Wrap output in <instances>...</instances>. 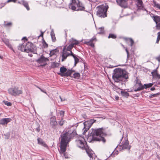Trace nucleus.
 I'll return each mask as SVG.
<instances>
[{"label":"nucleus","instance_id":"obj_1","mask_svg":"<svg viewBox=\"0 0 160 160\" xmlns=\"http://www.w3.org/2000/svg\"><path fill=\"white\" fill-rule=\"evenodd\" d=\"M112 78L116 82H119L128 78V73L122 69H115Z\"/></svg>","mask_w":160,"mask_h":160},{"label":"nucleus","instance_id":"obj_2","mask_svg":"<svg viewBox=\"0 0 160 160\" xmlns=\"http://www.w3.org/2000/svg\"><path fill=\"white\" fill-rule=\"evenodd\" d=\"M91 134L92 136V141L102 142L103 143L106 142V140L104 137L106 136V134L103 132L102 128L93 130Z\"/></svg>","mask_w":160,"mask_h":160},{"label":"nucleus","instance_id":"obj_3","mask_svg":"<svg viewBox=\"0 0 160 160\" xmlns=\"http://www.w3.org/2000/svg\"><path fill=\"white\" fill-rule=\"evenodd\" d=\"M69 7L73 10H84L85 9L83 5L80 3L79 0H72V2L69 4Z\"/></svg>","mask_w":160,"mask_h":160},{"label":"nucleus","instance_id":"obj_4","mask_svg":"<svg viewBox=\"0 0 160 160\" xmlns=\"http://www.w3.org/2000/svg\"><path fill=\"white\" fill-rule=\"evenodd\" d=\"M32 44L30 42H24L22 44H20L18 46V50L22 52H25L29 53L30 52H33L34 50L32 47Z\"/></svg>","mask_w":160,"mask_h":160},{"label":"nucleus","instance_id":"obj_5","mask_svg":"<svg viewBox=\"0 0 160 160\" xmlns=\"http://www.w3.org/2000/svg\"><path fill=\"white\" fill-rule=\"evenodd\" d=\"M61 140L60 146H62L63 151L65 150V147L67 146V144L70 140L71 138V134L66 132L61 135Z\"/></svg>","mask_w":160,"mask_h":160},{"label":"nucleus","instance_id":"obj_6","mask_svg":"<svg viewBox=\"0 0 160 160\" xmlns=\"http://www.w3.org/2000/svg\"><path fill=\"white\" fill-rule=\"evenodd\" d=\"M107 9L108 8L107 6L102 5L99 7L97 11V15L102 18L107 17L106 12Z\"/></svg>","mask_w":160,"mask_h":160},{"label":"nucleus","instance_id":"obj_7","mask_svg":"<svg viewBox=\"0 0 160 160\" xmlns=\"http://www.w3.org/2000/svg\"><path fill=\"white\" fill-rule=\"evenodd\" d=\"M76 143L78 147L81 148L82 149L84 148L86 149L85 145L86 142L83 138L82 137H80L78 139L76 140Z\"/></svg>","mask_w":160,"mask_h":160},{"label":"nucleus","instance_id":"obj_8","mask_svg":"<svg viewBox=\"0 0 160 160\" xmlns=\"http://www.w3.org/2000/svg\"><path fill=\"white\" fill-rule=\"evenodd\" d=\"M73 53L72 52H68L66 50L65 48H64L62 52L61 55L62 57V61H63L66 59L67 57L69 56L72 55Z\"/></svg>","mask_w":160,"mask_h":160},{"label":"nucleus","instance_id":"obj_9","mask_svg":"<svg viewBox=\"0 0 160 160\" xmlns=\"http://www.w3.org/2000/svg\"><path fill=\"white\" fill-rule=\"evenodd\" d=\"M8 91L10 94L14 96L19 95L22 93V91L18 90V88H9Z\"/></svg>","mask_w":160,"mask_h":160},{"label":"nucleus","instance_id":"obj_10","mask_svg":"<svg viewBox=\"0 0 160 160\" xmlns=\"http://www.w3.org/2000/svg\"><path fill=\"white\" fill-rule=\"evenodd\" d=\"M134 91L135 92L140 91L143 89L145 87L139 80H137L135 86H134Z\"/></svg>","mask_w":160,"mask_h":160},{"label":"nucleus","instance_id":"obj_11","mask_svg":"<svg viewBox=\"0 0 160 160\" xmlns=\"http://www.w3.org/2000/svg\"><path fill=\"white\" fill-rule=\"evenodd\" d=\"M117 4L122 7L126 8L127 6V2L125 0H116Z\"/></svg>","mask_w":160,"mask_h":160},{"label":"nucleus","instance_id":"obj_12","mask_svg":"<svg viewBox=\"0 0 160 160\" xmlns=\"http://www.w3.org/2000/svg\"><path fill=\"white\" fill-rule=\"evenodd\" d=\"M50 124L52 128H56V126L57 124V123L55 117H52L50 118Z\"/></svg>","mask_w":160,"mask_h":160},{"label":"nucleus","instance_id":"obj_13","mask_svg":"<svg viewBox=\"0 0 160 160\" xmlns=\"http://www.w3.org/2000/svg\"><path fill=\"white\" fill-rule=\"evenodd\" d=\"M121 146L122 147V149H128L129 150L130 148V146L129 144V142L128 140L125 141L124 142H122V145Z\"/></svg>","mask_w":160,"mask_h":160},{"label":"nucleus","instance_id":"obj_14","mask_svg":"<svg viewBox=\"0 0 160 160\" xmlns=\"http://www.w3.org/2000/svg\"><path fill=\"white\" fill-rule=\"evenodd\" d=\"M152 18L156 23V27H158V25L160 24V17L157 15L153 16Z\"/></svg>","mask_w":160,"mask_h":160},{"label":"nucleus","instance_id":"obj_15","mask_svg":"<svg viewBox=\"0 0 160 160\" xmlns=\"http://www.w3.org/2000/svg\"><path fill=\"white\" fill-rule=\"evenodd\" d=\"M12 121L10 118H3L0 120V124L4 125L7 124Z\"/></svg>","mask_w":160,"mask_h":160},{"label":"nucleus","instance_id":"obj_16","mask_svg":"<svg viewBox=\"0 0 160 160\" xmlns=\"http://www.w3.org/2000/svg\"><path fill=\"white\" fill-rule=\"evenodd\" d=\"M151 74L153 78L158 79L160 78V75L158 73V71L157 69L154 70L152 72Z\"/></svg>","mask_w":160,"mask_h":160},{"label":"nucleus","instance_id":"obj_17","mask_svg":"<svg viewBox=\"0 0 160 160\" xmlns=\"http://www.w3.org/2000/svg\"><path fill=\"white\" fill-rule=\"evenodd\" d=\"M63 148L62 146H60V149L59 151L60 154L62 155V157H64L65 158H68V156L66 155L65 152L66 150V147H65V150H63Z\"/></svg>","mask_w":160,"mask_h":160},{"label":"nucleus","instance_id":"obj_18","mask_svg":"<svg viewBox=\"0 0 160 160\" xmlns=\"http://www.w3.org/2000/svg\"><path fill=\"white\" fill-rule=\"evenodd\" d=\"M137 7L138 8L140 9H143L144 8V5L142 0H137Z\"/></svg>","mask_w":160,"mask_h":160},{"label":"nucleus","instance_id":"obj_19","mask_svg":"<svg viewBox=\"0 0 160 160\" xmlns=\"http://www.w3.org/2000/svg\"><path fill=\"white\" fill-rule=\"evenodd\" d=\"M2 41L9 48L12 49V45L10 44L8 39H4L2 40Z\"/></svg>","mask_w":160,"mask_h":160},{"label":"nucleus","instance_id":"obj_20","mask_svg":"<svg viewBox=\"0 0 160 160\" xmlns=\"http://www.w3.org/2000/svg\"><path fill=\"white\" fill-rule=\"evenodd\" d=\"M74 71L72 70H68L65 74V76H69L71 77L72 76Z\"/></svg>","mask_w":160,"mask_h":160},{"label":"nucleus","instance_id":"obj_21","mask_svg":"<svg viewBox=\"0 0 160 160\" xmlns=\"http://www.w3.org/2000/svg\"><path fill=\"white\" fill-rule=\"evenodd\" d=\"M59 50L57 48H55L50 51V56H52L56 54L59 52Z\"/></svg>","mask_w":160,"mask_h":160},{"label":"nucleus","instance_id":"obj_22","mask_svg":"<svg viewBox=\"0 0 160 160\" xmlns=\"http://www.w3.org/2000/svg\"><path fill=\"white\" fill-rule=\"evenodd\" d=\"M70 42L73 46L74 45H78L80 43L78 41L72 38L70 40Z\"/></svg>","mask_w":160,"mask_h":160},{"label":"nucleus","instance_id":"obj_23","mask_svg":"<svg viewBox=\"0 0 160 160\" xmlns=\"http://www.w3.org/2000/svg\"><path fill=\"white\" fill-rule=\"evenodd\" d=\"M21 2L22 3V4L26 8L27 10H30V8L29 7L28 2H27L24 1V0H22Z\"/></svg>","mask_w":160,"mask_h":160},{"label":"nucleus","instance_id":"obj_24","mask_svg":"<svg viewBox=\"0 0 160 160\" xmlns=\"http://www.w3.org/2000/svg\"><path fill=\"white\" fill-rule=\"evenodd\" d=\"M38 143L39 144H40L45 147L47 146V145L45 143V142L43 141L42 139L40 138H38Z\"/></svg>","mask_w":160,"mask_h":160},{"label":"nucleus","instance_id":"obj_25","mask_svg":"<svg viewBox=\"0 0 160 160\" xmlns=\"http://www.w3.org/2000/svg\"><path fill=\"white\" fill-rule=\"evenodd\" d=\"M48 60L47 58H45L43 56H42L38 60V62H46Z\"/></svg>","mask_w":160,"mask_h":160},{"label":"nucleus","instance_id":"obj_26","mask_svg":"<svg viewBox=\"0 0 160 160\" xmlns=\"http://www.w3.org/2000/svg\"><path fill=\"white\" fill-rule=\"evenodd\" d=\"M72 78H75L76 79H78L80 77V74L78 72H75V71H74L73 74L72 75Z\"/></svg>","mask_w":160,"mask_h":160},{"label":"nucleus","instance_id":"obj_27","mask_svg":"<svg viewBox=\"0 0 160 160\" xmlns=\"http://www.w3.org/2000/svg\"><path fill=\"white\" fill-rule=\"evenodd\" d=\"M121 93L122 95L124 97L127 98L129 95V93L125 91H121Z\"/></svg>","mask_w":160,"mask_h":160},{"label":"nucleus","instance_id":"obj_28","mask_svg":"<svg viewBox=\"0 0 160 160\" xmlns=\"http://www.w3.org/2000/svg\"><path fill=\"white\" fill-rule=\"evenodd\" d=\"M51 37L52 40L53 42H54L56 40V37L55 36V34L53 31H52L51 32Z\"/></svg>","mask_w":160,"mask_h":160},{"label":"nucleus","instance_id":"obj_29","mask_svg":"<svg viewBox=\"0 0 160 160\" xmlns=\"http://www.w3.org/2000/svg\"><path fill=\"white\" fill-rule=\"evenodd\" d=\"M73 46L72 45L71 43H70L69 46L67 47L66 48H65L66 50H67V51L69 52H72L71 50L73 47Z\"/></svg>","mask_w":160,"mask_h":160},{"label":"nucleus","instance_id":"obj_30","mask_svg":"<svg viewBox=\"0 0 160 160\" xmlns=\"http://www.w3.org/2000/svg\"><path fill=\"white\" fill-rule=\"evenodd\" d=\"M67 70V69L63 67H62L60 68V72L62 73H63L66 72Z\"/></svg>","mask_w":160,"mask_h":160},{"label":"nucleus","instance_id":"obj_31","mask_svg":"<svg viewBox=\"0 0 160 160\" xmlns=\"http://www.w3.org/2000/svg\"><path fill=\"white\" fill-rule=\"evenodd\" d=\"M72 56L74 59L75 65V66L77 63L78 62L79 59L77 57H76L75 55L73 54Z\"/></svg>","mask_w":160,"mask_h":160},{"label":"nucleus","instance_id":"obj_32","mask_svg":"<svg viewBox=\"0 0 160 160\" xmlns=\"http://www.w3.org/2000/svg\"><path fill=\"white\" fill-rule=\"evenodd\" d=\"M99 30L98 33L100 34L103 33L104 32L103 27H101L98 28Z\"/></svg>","mask_w":160,"mask_h":160},{"label":"nucleus","instance_id":"obj_33","mask_svg":"<svg viewBox=\"0 0 160 160\" xmlns=\"http://www.w3.org/2000/svg\"><path fill=\"white\" fill-rule=\"evenodd\" d=\"M117 37L116 35L113 34H110L109 36H108V38H112L113 39L116 38Z\"/></svg>","mask_w":160,"mask_h":160},{"label":"nucleus","instance_id":"obj_34","mask_svg":"<svg viewBox=\"0 0 160 160\" xmlns=\"http://www.w3.org/2000/svg\"><path fill=\"white\" fill-rule=\"evenodd\" d=\"M154 6L157 8L158 9H160V4L157 3L156 2H154Z\"/></svg>","mask_w":160,"mask_h":160},{"label":"nucleus","instance_id":"obj_35","mask_svg":"<svg viewBox=\"0 0 160 160\" xmlns=\"http://www.w3.org/2000/svg\"><path fill=\"white\" fill-rule=\"evenodd\" d=\"M153 85V84L152 83H149L148 84H144V87H145L146 88L151 87Z\"/></svg>","mask_w":160,"mask_h":160},{"label":"nucleus","instance_id":"obj_36","mask_svg":"<svg viewBox=\"0 0 160 160\" xmlns=\"http://www.w3.org/2000/svg\"><path fill=\"white\" fill-rule=\"evenodd\" d=\"M87 154L88 155V156L90 157V158H92L93 157V156H94V155L92 153V152H89L87 151Z\"/></svg>","mask_w":160,"mask_h":160},{"label":"nucleus","instance_id":"obj_37","mask_svg":"<svg viewBox=\"0 0 160 160\" xmlns=\"http://www.w3.org/2000/svg\"><path fill=\"white\" fill-rule=\"evenodd\" d=\"M158 37L157 38L156 43H158L160 39V32L158 33Z\"/></svg>","mask_w":160,"mask_h":160},{"label":"nucleus","instance_id":"obj_38","mask_svg":"<svg viewBox=\"0 0 160 160\" xmlns=\"http://www.w3.org/2000/svg\"><path fill=\"white\" fill-rule=\"evenodd\" d=\"M159 94L158 93H157L154 94H151L149 95V97L150 98H152L153 97H154L156 96H157Z\"/></svg>","mask_w":160,"mask_h":160},{"label":"nucleus","instance_id":"obj_39","mask_svg":"<svg viewBox=\"0 0 160 160\" xmlns=\"http://www.w3.org/2000/svg\"><path fill=\"white\" fill-rule=\"evenodd\" d=\"M96 39V38H93L92 39H91L90 41L88 42H86L85 43H89L90 42H92L95 40Z\"/></svg>","mask_w":160,"mask_h":160},{"label":"nucleus","instance_id":"obj_40","mask_svg":"<svg viewBox=\"0 0 160 160\" xmlns=\"http://www.w3.org/2000/svg\"><path fill=\"white\" fill-rule=\"evenodd\" d=\"M12 25V23L11 22H9L8 23H6L5 22V23L4 24V26H11Z\"/></svg>","mask_w":160,"mask_h":160},{"label":"nucleus","instance_id":"obj_41","mask_svg":"<svg viewBox=\"0 0 160 160\" xmlns=\"http://www.w3.org/2000/svg\"><path fill=\"white\" fill-rule=\"evenodd\" d=\"M65 121H63L62 119L59 122V124L60 125V126H62V125L65 122Z\"/></svg>","mask_w":160,"mask_h":160},{"label":"nucleus","instance_id":"obj_42","mask_svg":"<svg viewBox=\"0 0 160 160\" xmlns=\"http://www.w3.org/2000/svg\"><path fill=\"white\" fill-rule=\"evenodd\" d=\"M96 121V120H95L94 119H90L89 121V123L91 125L94 122H95Z\"/></svg>","mask_w":160,"mask_h":160},{"label":"nucleus","instance_id":"obj_43","mask_svg":"<svg viewBox=\"0 0 160 160\" xmlns=\"http://www.w3.org/2000/svg\"><path fill=\"white\" fill-rule=\"evenodd\" d=\"M129 40H130V42L131 43V45H130V46H132L134 43V41H133V40L132 39V38H129L128 39Z\"/></svg>","mask_w":160,"mask_h":160},{"label":"nucleus","instance_id":"obj_44","mask_svg":"<svg viewBox=\"0 0 160 160\" xmlns=\"http://www.w3.org/2000/svg\"><path fill=\"white\" fill-rule=\"evenodd\" d=\"M43 45L45 47H48V44L44 40H43Z\"/></svg>","mask_w":160,"mask_h":160},{"label":"nucleus","instance_id":"obj_45","mask_svg":"<svg viewBox=\"0 0 160 160\" xmlns=\"http://www.w3.org/2000/svg\"><path fill=\"white\" fill-rule=\"evenodd\" d=\"M5 104L7 105L8 106H10L11 105V103L8 102H6L5 103Z\"/></svg>","mask_w":160,"mask_h":160},{"label":"nucleus","instance_id":"obj_46","mask_svg":"<svg viewBox=\"0 0 160 160\" xmlns=\"http://www.w3.org/2000/svg\"><path fill=\"white\" fill-rule=\"evenodd\" d=\"M87 44L90 45L92 47H94V44L92 42H90L89 43Z\"/></svg>","mask_w":160,"mask_h":160},{"label":"nucleus","instance_id":"obj_47","mask_svg":"<svg viewBox=\"0 0 160 160\" xmlns=\"http://www.w3.org/2000/svg\"><path fill=\"white\" fill-rule=\"evenodd\" d=\"M38 88L40 89V90H41V92H42L47 94V93L45 91L43 90L42 89H41L40 88Z\"/></svg>","mask_w":160,"mask_h":160},{"label":"nucleus","instance_id":"obj_48","mask_svg":"<svg viewBox=\"0 0 160 160\" xmlns=\"http://www.w3.org/2000/svg\"><path fill=\"white\" fill-rule=\"evenodd\" d=\"M36 131L38 132H39L40 131V128L39 127H38L36 129Z\"/></svg>","mask_w":160,"mask_h":160},{"label":"nucleus","instance_id":"obj_49","mask_svg":"<svg viewBox=\"0 0 160 160\" xmlns=\"http://www.w3.org/2000/svg\"><path fill=\"white\" fill-rule=\"evenodd\" d=\"M41 34L39 35V37H43L44 32H42L41 31Z\"/></svg>","mask_w":160,"mask_h":160},{"label":"nucleus","instance_id":"obj_50","mask_svg":"<svg viewBox=\"0 0 160 160\" xmlns=\"http://www.w3.org/2000/svg\"><path fill=\"white\" fill-rule=\"evenodd\" d=\"M156 59L159 62H160V56L156 58Z\"/></svg>","mask_w":160,"mask_h":160},{"label":"nucleus","instance_id":"obj_51","mask_svg":"<svg viewBox=\"0 0 160 160\" xmlns=\"http://www.w3.org/2000/svg\"><path fill=\"white\" fill-rule=\"evenodd\" d=\"M126 51L127 53V57H128V55H129V52H128V50L127 49V48L126 49Z\"/></svg>","mask_w":160,"mask_h":160},{"label":"nucleus","instance_id":"obj_52","mask_svg":"<svg viewBox=\"0 0 160 160\" xmlns=\"http://www.w3.org/2000/svg\"><path fill=\"white\" fill-rule=\"evenodd\" d=\"M23 39H25L26 42H27V39L25 37H23L22 39V40H23Z\"/></svg>","mask_w":160,"mask_h":160},{"label":"nucleus","instance_id":"obj_53","mask_svg":"<svg viewBox=\"0 0 160 160\" xmlns=\"http://www.w3.org/2000/svg\"><path fill=\"white\" fill-rule=\"evenodd\" d=\"M155 89V88L154 87L151 88L150 89L151 90L153 91Z\"/></svg>","mask_w":160,"mask_h":160},{"label":"nucleus","instance_id":"obj_54","mask_svg":"<svg viewBox=\"0 0 160 160\" xmlns=\"http://www.w3.org/2000/svg\"><path fill=\"white\" fill-rule=\"evenodd\" d=\"M115 99L117 100H118L119 99V97L118 96H115Z\"/></svg>","mask_w":160,"mask_h":160},{"label":"nucleus","instance_id":"obj_55","mask_svg":"<svg viewBox=\"0 0 160 160\" xmlns=\"http://www.w3.org/2000/svg\"><path fill=\"white\" fill-rule=\"evenodd\" d=\"M64 114V112L63 111H61V112H60V114L62 115H63Z\"/></svg>","mask_w":160,"mask_h":160},{"label":"nucleus","instance_id":"obj_56","mask_svg":"<svg viewBox=\"0 0 160 160\" xmlns=\"http://www.w3.org/2000/svg\"><path fill=\"white\" fill-rule=\"evenodd\" d=\"M28 55L29 56L31 57H32V54H28Z\"/></svg>","mask_w":160,"mask_h":160},{"label":"nucleus","instance_id":"obj_57","mask_svg":"<svg viewBox=\"0 0 160 160\" xmlns=\"http://www.w3.org/2000/svg\"><path fill=\"white\" fill-rule=\"evenodd\" d=\"M12 0H8V2H12Z\"/></svg>","mask_w":160,"mask_h":160},{"label":"nucleus","instance_id":"obj_58","mask_svg":"<svg viewBox=\"0 0 160 160\" xmlns=\"http://www.w3.org/2000/svg\"><path fill=\"white\" fill-rule=\"evenodd\" d=\"M16 0H12V2H16Z\"/></svg>","mask_w":160,"mask_h":160},{"label":"nucleus","instance_id":"obj_59","mask_svg":"<svg viewBox=\"0 0 160 160\" xmlns=\"http://www.w3.org/2000/svg\"><path fill=\"white\" fill-rule=\"evenodd\" d=\"M60 99H61V101H62V98H61V97L60 96Z\"/></svg>","mask_w":160,"mask_h":160},{"label":"nucleus","instance_id":"obj_60","mask_svg":"<svg viewBox=\"0 0 160 160\" xmlns=\"http://www.w3.org/2000/svg\"><path fill=\"white\" fill-rule=\"evenodd\" d=\"M59 74V75H61L62 76V75H61V74H61V73H59V74Z\"/></svg>","mask_w":160,"mask_h":160},{"label":"nucleus","instance_id":"obj_61","mask_svg":"<svg viewBox=\"0 0 160 160\" xmlns=\"http://www.w3.org/2000/svg\"><path fill=\"white\" fill-rule=\"evenodd\" d=\"M0 58H1V57L0 56Z\"/></svg>","mask_w":160,"mask_h":160},{"label":"nucleus","instance_id":"obj_62","mask_svg":"<svg viewBox=\"0 0 160 160\" xmlns=\"http://www.w3.org/2000/svg\"><path fill=\"white\" fill-rule=\"evenodd\" d=\"M12 49V50H13V49Z\"/></svg>","mask_w":160,"mask_h":160}]
</instances>
